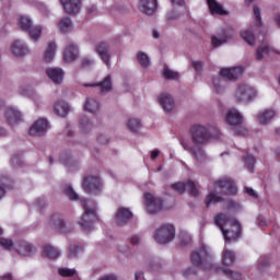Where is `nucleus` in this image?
Wrapping results in <instances>:
<instances>
[{"label":"nucleus","instance_id":"1","mask_svg":"<svg viewBox=\"0 0 280 280\" xmlns=\"http://www.w3.org/2000/svg\"><path fill=\"white\" fill-rule=\"evenodd\" d=\"M225 119L234 135L237 137H246L248 135V130L242 125L244 124V117H242L237 109H229Z\"/></svg>","mask_w":280,"mask_h":280},{"label":"nucleus","instance_id":"2","mask_svg":"<svg viewBox=\"0 0 280 280\" xmlns=\"http://www.w3.org/2000/svg\"><path fill=\"white\" fill-rule=\"evenodd\" d=\"M81 205L84 212L79 221L80 226L83 231H93V224L97 221V212L95 203H88L86 200H82Z\"/></svg>","mask_w":280,"mask_h":280},{"label":"nucleus","instance_id":"3","mask_svg":"<svg viewBox=\"0 0 280 280\" xmlns=\"http://www.w3.org/2000/svg\"><path fill=\"white\" fill-rule=\"evenodd\" d=\"M153 237L158 244H170L176 237V230L172 224H163L155 230Z\"/></svg>","mask_w":280,"mask_h":280},{"label":"nucleus","instance_id":"4","mask_svg":"<svg viewBox=\"0 0 280 280\" xmlns=\"http://www.w3.org/2000/svg\"><path fill=\"white\" fill-rule=\"evenodd\" d=\"M214 190L221 196H235L237 194V186L231 177H224L214 182Z\"/></svg>","mask_w":280,"mask_h":280},{"label":"nucleus","instance_id":"5","mask_svg":"<svg viewBox=\"0 0 280 280\" xmlns=\"http://www.w3.org/2000/svg\"><path fill=\"white\" fill-rule=\"evenodd\" d=\"M191 139L196 145H207L211 141V130L207 126L197 125L191 129Z\"/></svg>","mask_w":280,"mask_h":280},{"label":"nucleus","instance_id":"6","mask_svg":"<svg viewBox=\"0 0 280 280\" xmlns=\"http://www.w3.org/2000/svg\"><path fill=\"white\" fill-rule=\"evenodd\" d=\"M254 97H257V92L255 88L247 84L238 85L234 92L235 102H253Z\"/></svg>","mask_w":280,"mask_h":280},{"label":"nucleus","instance_id":"7","mask_svg":"<svg viewBox=\"0 0 280 280\" xmlns=\"http://www.w3.org/2000/svg\"><path fill=\"white\" fill-rule=\"evenodd\" d=\"M82 189L86 194H100L102 191V179L98 176H85L82 182Z\"/></svg>","mask_w":280,"mask_h":280},{"label":"nucleus","instance_id":"8","mask_svg":"<svg viewBox=\"0 0 280 280\" xmlns=\"http://www.w3.org/2000/svg\"><path fill=\"white\" fill-rule=\"evenodd\" d=\"M20 26L24 32H28L32 40H38L40 34H43V28L40 26H33L32 20L27 16L20 18Z\"/></svg>","mask_w":280,"mask_h":280},{"label":"nucleus","instance_id":"9","mask_svg":"<svg viewBox=\"0 0 280 280\" xmlns=\"http://www.w3.org/2000/svg\"><path fill=\"white\" fill-rule=\"evenodd\" d=\"M144 205L148 213H159L163 209V201L150 192L144 195Z\"/></svg>","mask_w":280,"mask_h":280},{"label":"nucleus","instance_id":"10","mask_svg":"<svg viewBox=\"0 0 280 280\" xmlns=\"http://www.w3.org/2000/svg\"><path fill=\"white\" fill-rule=\"evenodd\" d=\"M231 229L222 230L223 237L225 242H235V240H240L242 237V225L237 221H233Z\"/></svg>","mask_w":280,"mask_h":280},{"label":"nucleus","instance_id":"11","mask_svg":"<svg viewBox=\"0 0 280 280\" xmlns=\"http://www.w3.org/2000/svg\"><path fill=\"white\" fill-rule=\"evenodd\" d=\"M190 261L194 266H197V268H202V266L209 261V252H207L205 247L192 252Z\"/></svg>","mask_w":280,"mask_h":280},{"label":"nucleus","instance_id":"12","mask_svg":"<svg viewBox=\"0 0 280 280\" xmlns=\"http://www.w3.org/2000/svg\"><path fill=\"white\" fill-rule=\"evenodd\" d=\"M47 130H49V121L45 118H40L31 126L28 135L31 137H43Z\"/></svg>","mask_w":280,"mask_h":280},{"label":"nucleus","instance_id":"13","mask_svg":"<svg viewBox=\"0 0 280 280\" xmlns=\"http://www.w3.org/2000/svg\"><path fill=\"white\" fill-rule=\"evenodd\" d=\"M242 73H244V69H242V67L223 68L220 71L221 78L229 82H236V80H240L242 77Z\"/></svg>","mask_w":280,"mask_h":280},{"label":"nucleus","instance_id":"14","mask_svg":"<svg viewBox=\"0 0 280 280\" xmlns=\"http://www.w3.org/2000/svg\"><path fill=\"white\" fill-rule=\"evenodd\" d=\"M51 224L55 231H62V233H71L73 225L65 222V219L60 214H54L51 217Z\"/></svg>","mask_w":280,"mask_h":280},{"label":"nucleus","instance_id":"15","mask_svg":"<svg viewBox=\"0 0 280 280\" xmlns=\"http://www.w3.org/2000/svg\"><path fill=\"white\" fill-rule=\"evenodd\" d=\"M95 51L107 67H110V46L108 43L103 42L95 46Z\"/></svg>","mask_w":280,"mask_h":280},{"label":"nucleus","instance_id":"16","mask_svg":"<svg viewBox=\"0 0 280 280\" xmlns=\"http://www.w3.org/2000/svg\"><path fill=\"white\" fill-rule=\"evenodd\" d=\"M83 86L85 88H95L98 86L101 93H110L113 91V77L108 74L102 82L98 83H84Z\"/></svg>","mask_w":280,"mask_h":280},{"label":"nucleus","instance_id":"17","mask_svg":"<svg viewBox=\"0 0 280 280\" xmlns=\"http://www.w3.org/2000/svg\"><path fill=\"white\" fill-rule=\"evenodd\" d=\"M61 5L67 14H78L80 8H82V2L80 0H60Z\"/></svg>","mask_w":280,"mask_h":280},{"label":"nucleus","instance_id":"18","mask_svg":"<svg viewBox=\"0 0 280 280\" xmlns=\"http://www.w3.org/2000/svg\"><path fill=\"white\" fill-rule=\"evenodd\" d=\"M159 104L162 106L164 113H172L174 110V97L165 93L159 96Z\"/></svg>","mask_w":280,"mask_h":280},{"label":"nucleus","instance_id":"19","mask_svg":"<svg viewBox=\"0 0 280 280\" xmlns=\"http://www.w3.org/2000/svg\"><path fill=\"white\" fill-rule=\"evenodd\" d=\"M156 0H140L139 9L142 11L143 14L148 16H152L154 12H156Z\"/></svg>","mask_w":280,"mask_h":280},{"label":"nucleus","instance_id":"20","mask_svg":"<svg viewBox=\"0 0 280 280\" xmlns=\"http://www.w3.org/2000/svg\"><path fill=\"white\" fill-rule=\"evenodd\" d=\"M210 10V14H218L219 16H226L229 11L224 10V7L217 0H206Z\"/></svg>","mask_w":280,"mask_h":280},{"label":"nucleus","instance_id":"21","mask_svg":"<svg viewBox=\"0 0 280 280\" xmlns=\"http://www.w3.org/2000/svg\"><path fill=\"white\" fill-rule=\"evenodd\" d=\"M46 74L55 84H60L65 79V71L60 68H48L46 69Z\"/></svg>","mask_w":280,"mask_h":280},{"label":"nucleus","instance_id":"22","mask_svg":"<svg viewBox=\"0 0 280 280\" xmlns=\"http://www.w3.org/2000/svg\"><path fill=\"white\" fill-rule=\"evenodd\" d=\"M5 119L10 126H16V124H21L22 120L21 112L16 108L9 107L5 112Z\"/></svg>","mask_w":280,"mask_h":280},{"label":"nucleus","instance_id":"23","mask_svg":"<svg viewBox=\"0 0 280 280\" xmlns=\"http://www.w3.org/2000/svg\"><path fill=\"white\" fill-rule=\"evenodd\" d=\"M15 250L19 253V255H33V253H36V247L34 245L30 244L25 241H20L15 244Z\"/></svg>","mask_w":280,"mask_h":280},{"label":"nucleus","instance_id":"24","mask_svg":"<svg viewBox=\"0 0 280 280\" xmlns=\"http://www.w3.org/2000/svg\"><path fill=\"white\" fill-rule=\"evenodd\" d=\"M132 218V212L128 208H119L116 213V223L118 226H124L128 223V220Z\"/></svg>","mask_w":280,"mask_h":280},{"label":"nucleus","instance_id":"25","mask_svg":"<svg viewBox=\"0 0 280 280\" xmlns=\"http://www.w3.org/2000/svg\"><path fill=\"white\" fill-rule=\"evenodd\" d=\"M236 220L235 219H232L231 217L224 214V213H219L214 217V224L217 226H219V229L222 231V230H225L224 226H231V224L233 222H235Z\"/></svg>","mask_w":280,"mask_h":280},{"label":"nucleus","instance_id":"26","mask_svg":"<svg viewBox=\"0 0 280 280\" xmlns=\"http://www.w3.org/2000/svg\"><path fill=\"white\" fill-rule=\"evenodd\" d=\"M79 56L78 46L70 44L63 51L65 62H73Z\"/></svg>","mask_w":280,"mask_h":280},{"label":"nucleus","instance_id":"27","mask_svg":"<svg viewBox=\"0 0 280 280\" xmlns=\"http://www.w3.org/2000/svg\"><path fill=\"white\" fill-rule=\"evenodd\" d=\"M12 54L14 56H18V57H23V56H27V54H30V49L27 48V46L25 44H23L21 40H15L13 44H12Z\"/></svg>","mask_w":280,"mask_h":280},{"label":"nucleus","instance_id":"28","mask_svg":"<svg viewBox=\"0 0 280 280\" xmlns=\"http://www.w3.org/2000/svg\"><path fill=\"white\" fill-rule=\"evenodd\" d=\"M275 115H277V113L273 109H266L260 114H258L257 116L258 122L261 126H267V124H270V121L275 119Z\"/></svg>","mask_w":280,"mask_h":280},{"label":"nucleus","instance_id":"29","mask_svg":"<svg viewBox=\"0 0 280 280\" xmlns=\"http://www.w3.org/2000/svg\"><path fill=\"white\" fill-rule=\"evenodd\" d=\"M184 149L191 152V154L196 159L197 163H206L207 153L205 152V149H202V148L191 149V148L185 147V145H184Z\"/></svg>","mask_w":280,"mask_h":280},{"label":"nucleus","instance_id":"30","mask_svg":"<svg viewBox=\"0 0 280 280\" xmlns=\"http://www.w3.org/2000/svg\"><path fill=\"white\" fill-rule=\"evenodd\" d=\"M100 108H102V105L98 103L95 98H88L84 104V110L88 113H100Z\"/></svg>","mask_w":280,"mask_h":280},{"label":"nucleus","instance_id":"31","mask_svg":"<svg viewBox=\"0 0 280 280\" xmlns=\"http://www.w3.org/2000/svg\"><path fill=\"white\" fill-rule=\"evenodd\" d=\"M54 110L56 115H58L59 117H67L70 110V107H69V104L61 101L55 104Z\"/></svg>","mask_w":280,"mask_h":280},{"label":"nucleus","instance_id":"32","mask_svg":"<svg viewBox=\"0 0 280 280\" xmlns=\"http://www.w3.org/2000/svg\"><path fill=\"white\" fill-rule=\"evenodd\" d=\"M43 256L48 257V259H58L60 257V250L51 245H45Z\"/></svg>","mask_w":280,"mask_h":280},{"label":"nucleus","instance_id":"33","mask_svg":"<svg viewBox=\"0 0 280 280\" xmlns=\"http://www.w3.org/2000/svg\"><path fill=\"white\" fill-rule=\"evenodd\" d=\"M58 27L62 34H69L71 32L73 24L71 23V19L69 18H62L59 23Z\"/></svg>","mask_w":280,"mask_h":280},{"label":"nucleus","instance_id":"34","mask_svg":"<svg viewBox=\"0 0 280 280\" xmlns=\"http://www.w3.org/2000/svg\"><path fill=\"white\" fill-rule=\"evenodd\" d=\"M54 56H56V43L50 42L44 52L45 62H51V60H54Z\"/></svg>","mask_w":280,"mask_h":280},{"label":"nucleus","instance_id":"35","mask_svg":"<svg viewBox=\"0 0 280 280\" xmlns=\"http://www.w3.org/2000/svg\"><path fill=\"white\" fill-rule=\"evenodd\" d=\"M186 191H188L190 196H195V197L200 196V185H198L194 180H187Z\"/></svg>","mask_w":280,"mask_h":280},{"label":"nucleus","instance_id":"36","mask_svg":"<svg viewBox=\"0 0 280 280\" xmlns=\"http://www.w3.org/2000/svg\"><path fill=\"white\" fill-rule=\"evenodd\" d=\"M222 264L223 266H233V264H235V254L229 249H225L222 256Z\"/></svg>","mask_w":280,"mask_h":280},{"label":"nucleus","instance_id":"37","mask_svg":"<svg viewBox=\"0 0 280 280\" xmlns=\"http://www.w3.org/2000/svg\"><path fill=\"white\" fill-rule=\"evenodd\" d=\"M84 253V247L82 245H70L68 249V257L73 259L78 257V255H82Z\"/></svg>","mask_w":280,"mask_h":280},{"label":"nucleus","instance_id":"38","mask_svg":"<svg viewBox=\"0 0 280 280\" xmlns=\"http://www.w3.org/2000/svg\"><path fill=\"white\" fill-rule=\"evenodd\" d=\"M231 36L224 34L222 37L211 36V43L214 47H222L225 43H229Z\"/></svg>","mask_w":280,"mask_h":280},{"label":"nucleus","instance_id":"39","mask_svg":"<svg viewBox=\"0 0 280 280\" xmlns=\"http://www.w3.org/2000/svg\"><path fill=\"white\" fill-rule=\"evenodd\" d=\"M137 60L143 69H148V67H150V57H148L145 52L138 51Z\"/></svg>","mask_w":280,"mask_h":280},{"label":"nucleus","instance_id":"40","mask_svg":"<svg viewBox=\"0 0 280 280\" xmlns=\"http://www.w3.org/2000/svg\"><path fill=\"white\" fill-rule=\"evenodd\" d=\"M222 197L218 196V194L211 191L207 197H206V207H209L210 205H215L217 202H222Z\"/></svg>","mask_w":280,"mask_h":280},{"label":"nucleus","instance_id":"41","mask_svg":"<svg viewBox=\"0 0 280 280\" xmlns=\"http://www.w3.org/2000/svg\"><path fill=\"white\" fill-rule=\"evenodd\" d=\"M63 194L69 198V200H80V195L73 190V187L66 185L63 187Z\"/></svg>","mask_w":280,"mask_h":280},{"label":"nucleus","instance_id":"42","mask_svg":"<svg viewBox=\"0 0 280 280\" xmlns=\"http://www.w3.org/2000/svg\"><path fill=\"white\" fill-rule=\"evenodd\" d=\"M163 75L166 80H178V78H180L178 72L170 69L167 66L164 67Z\"/></svg>","mask_w":280,"mask_h":280},{"label":"nucleus","instance_id":"43","mask_svg":"<svg viewBox=\"0 0 280 280\" xmlns=\"http://www.w3.org/2000/svg\"><path fill=\"white\" fill-rule=\"evenodd\" d=\"M79 127L82 130V132H89V130L93 128V124L86 116H83L80 119Z\"/></svg>","mask_w":280,"mask_h":280},{"label":"nucleus","instance_id":"44","mask_svg":"<svg viewBox=\"0 0 280 280\" xmlns=\"http://www.w3.org/2000/svg\"><path fill=\"white\" fill-rule=\"evenodd\" d=\"M179 242L180 246H189V244H191V235L185 231H182L179 233Z\"/></svg>","mask_w":280,"mask_h":280},{"label":"nucleus","instance_id":"45","mask_svg":"<svg viewBox=\"0 0 280 280\" xmlns=\"http://www.w3.org/2000/svg\"><path fill=\"white\" fill-rule=\"evenodd\" d=\"M270 51V47L268 45H262L256 50V60H264V56Z\"/></svg>","mask_w":280,"mask_h":280},{"label":"nucleus","instance_id":"46","mask_svg":"<svg viewBox=\"0 0 280 280\" xmlns=\"http://www.w3.org/2000/svg\"><path fill=\"white\" fill-rule=\"evenodd\" d=\"M0 246H2V248H4L5 250H12L16 248V245H14L12 240L4 237L0 238Z\"/></svg>","mask_w":280,"mask_h":280},{"label":"nucleus","instance_id":"47","mask_svg":"<svg viewBox=\"0 0 280 280\" xmlns=\"http://www.w3.org/2000/svg\"><path fill=\"white\" fill-rule=\"evenodd\" d=\"M127 126H128L129 130H131V132H137V130H139V128H141V120L131 118L128 120Z\"/></svg>","mask_w":280,"mask_h":280},{"label":"nucleus","instance_id":"48","mask_svg":"<svg viewBox=\"0 0 280 280\" xmlns=\"http://www.w3.org/2000/svg\"><path fill=\"white\" fill-rule=\"evenodd\" d=\"M180 12L176 11V10H171L167 14H166V21L167 23H174V21H178V19H180Z\"/></svg>","mask_w":280,"mask_h":280},{"label":"nucleus","instance_id":"49","mask_svg":"<svg viewBox=\"0 0 280 280\" xmlns=\"http://www.w3.org/2000/svg\"><path fill=\"white\" fill-rule=\"evenodd\" d=\"M242 38L247 45H255V35H253L250 31H244L242 33Z\"/></svg>","mask_w":280,"mask_h":280},{"label":"nucleus","instance_id":"50","mask_svg":"<svg viewBox=\"0 0 280 280\" xmlns=\"http://www.w3.org/2000/svg\"><path fill=\"white\" fill-rule=\"evenodd\" d=\"M58 275H60V277H73L75 275V269L59 268Z\"/></svg>","mask_w":280,"mask_h":280},{"label":"nucleus","instance_id":"51","mask_svg":"<svg viewBox=\"0 0 280 280\" xmlns=\"http://www.w3.org/2000/svg\"><path fill=\"white\" fill-rule=\"evenodd\" d=\"M60 161L63 165H67L70 171L73 170V167H78V162H74L71 158H61Z\"/></svg>","mask_w":280,"mask_h":280},{"label":"nucleus","instance_id":"52","mask_svg":"<svg viewBox=\"0 0 280 280\" xmlns=\"http://www.w3.org/2000/svg\"><path fill=\"white\" fill-rule=\"evenodd\" d=\"M223 273H225L228 277H231L232 280H242V273L234 272L231 269H223Z\"/></svg>","mask_w":280,"mask_h":280},{"label":"nucleus","instance_id":"53","mask_svg":"<svg viewBox=\"0 0 280 280\" xmlns=\"http://www.w3.org/2000/svg\"><path fill=\"white\" fill-rule=\"evenodd\" d=\"M172 189H175V191H178V194H185L186 183L178 182V183L172 184Z\"/></svg>","mask_w":280,"mask_h":280},{"label":"nucleus","instance_id":"54","mask_svg":"<svg viewBox=\"0 0 280 280\" xmlns=\"http://www.w3.org/2000/svg\"><path fill=\"white\" fill-rule=\"evenodd\" d=\"M244 163L247 170H253V167H255V158L253 155H247L244 159Z\"/></svg>","mask_w":280,"mask_h":280},{"label":"nucleus","instance_id":"55","mask_svg":"<svg viewBox=\"0 0 280 280\" xmlns=\"http://www.w3.org/2000/svg\"><path fill=\"white\" fill-rule=\"evenodd\" d=\"M8 183H10V179L4 178L1 183H0V200L1 198H3L5 196V188H8Z\"/></svg>","mask_w":280,"mask_h":280},{"label":"nucleus","instance_id":"56","mask_svg":"<svg viewBox=\"0 0 280 280\" xmlns=\"http://www.w3.org/2000/svg\"><path fill=\"white\" fill-rule=\"evenodd\" d=\"M254 15H255L256 25L257 26L261 25V11L258 9V7H254Z\"/></svg>","mask_w":280,"mask_h":280},{"label":"nucleus","instance_id":"57","mask_svg":"<svg viewBox=\"0 0 280 280\" xmlns=\"http://www.w3.org/2000/svg\"><path fill=\"white\" fill-rule=\"evenodd\" d=\"M12 165H13V167H23V165H24L23 159H21V156H19V155H15L12 159Z\"/></svg>","mask_w":280,"mask_h":280},{"label":"nucleus","instance_id":"58","mask_svg":"<svg viewBox=\"0 0 280 280\" xmlns=\"http://www.w3.org/2000/svg\"><path fill=\"white\" fill-rule=\"evenodd\" d=\"M108 137L104 133H101L97 136V143H100L101 145H108Z\"/></svg>","mask_w":280,"mask_h":280},{"label":"nucleus","instance_id":"59","mask_svg":"<svg viewBox=\"0 0 280 280\" xmlns=\"http://www.w3.org/2000/svg\"><path fill=\"white\" fill-rule=\"evenodd\" d=\"M244 189L247 196H250L252 198H255V199L259 197V195H257V191H255L253 188L245 187Z\"/></svg>","mask_w":280,"mask_h":280},{"label":"nucleus","instance_id":"60","mask_svg":"<svg viewBox=\"0 0 280 280\" xmlns=\"http://www.w3.org/2000/svg\"><path fill=\"white\" fill-rule=\"evenodd\" d=\"M213 86H214L217 93H222V91H224V88H222V85L220 84V81L218 79L213 80Z\"/></svg>","mask_w":280,"mask_h":280},{"label":"nucleus","instance_id":"61","mask_svg":"<svg viewBox=\"0 0 280 280\" xmlns=\"http://www.w3.org/2000/svg\"><path fill=\"white\" fill-rule=\"evenodd\" d=\"M81 65L83 69H85L86 67H91L93 65V59L83 58Z\"/></svg>","mask_w":280,"mask_h":280},{"label":"nucleus","instance_id":"62","mask_svg":"<svg viewBox=\"0 0 280 280\" xmlns=\"http://www.w3.org/2000/svg\"><path fill=\"white\" fill-rule=\"evenodd\" d=\"M130 243L132 244V246H137V245L141 244V237L133 235L130 238Z\"/></svg>","mask_w":280,"mask_h":280},{"label":"nucleus","instance_id":"63","mask_svg":"<svg viewBox=\"0 0 280 280\" xmlns=\"http://www.w3.org/2000/svg\"><path fill=\"white\" fill-rule=\"evenodd\" d=\"M192 67L195 71H202L203 63L202 61H194Z\"/></svg>","mask_w":280,"mask_h":280},{"label":"nucleus","instance_id":"64","mask_svg":"<svg viewBox=\"0 0 280 280\" xmlns=\"http://www.w3.org/2000/svg\"><path fill=\"white\" fill-rule=\"evenodd\" d=\"M237 207H240V205H237V202L230 200L228 201V209H237Z\"/></svg>","mask_w":280,"mask_h":280}]
</instances>
